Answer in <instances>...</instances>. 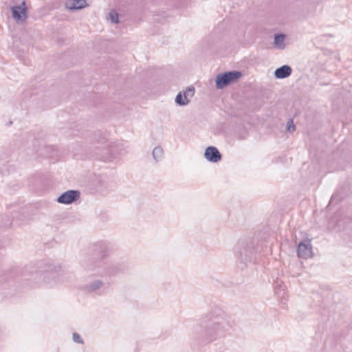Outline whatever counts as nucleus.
Instances as JSON below:
<instances>
[{
  "label": "nucleus",
  "instance_id": "6",
  "mask_svg": "<svg viewBox=\"0 0 352 352\" xmlns=\"http://www.w3.org/2000/svg\"><path fill=\"white\" fill-rule=\"evenodd\" d=\"M80 192L78 190H69L62 193L58 198L57 201L63 204H71L80 198Z\"/></svg>",
  "mask_w": 352,
  "mask_h": 352
},
{
  "label": "nucleus",
  "instance_id": "21",
  "mask_svg": "<svg viewBox=\"0 0 352 352\" xmlns=\"http://www.w3.org/2000/svg\"><path fill=\"white\" fill-rule=\"evenodd\" d=\"M12 121H10V122H8V125H10V124H12Z\"/></svg>",
  "mask_w": 352,
  "mask_h": 352
},
{
  "label": "nucleus",
  "instance_id": "19",
  "mask_svg": "<svg viewBox=\"0 0 352 352\" xmlns=\"http://www.w3.org/2000/svg\"><path fill=\"white\" fill-rule=\"evenodd\" d=\"M16 24L19 25V26H21V28L23 27V23H16Z\"/></svg>",
  "mask_w": 352,
  "mask_h": 352
},
{
  "label": "nucleus",
  "instance_id": "9",
  "mask_svg": "<svg viewBox=\"0 0 352 352\" xmlns=\"http://www.w3.org/2000/svg\"><path fill=\"white\" fill-rule=\"evenodd\" d=\"M204 157L208 161L216 163L221 160L222 155L215 146H210L206 148Z\"/></svg>",
  "mask_w": 352,
  "mask_h": 352
},
{
  "label": "nucleus",
  "instance_id": "4",
  "mask_svg": "<svg viewBox=\"0 0 352 352\" xmlns=\"http://www.w3.org/2000/svg\"><path fill=\"white\" fill-rule=\"evenodd\" d=\"M242 76L240 71H230L218 74L215 78L216 87L223 89L231 83L235 82Z\"/></svg>",
  "mask_w": 352,
  "mask_h": 352
},
{
  "label": "nucleus",
  "instance_id": "11",
  "mask_svg": "<svg viewBox=\"0 0 352 352\" xmlns=\"http://www.w3.org/2000/svg\"><path fill=\"white\" fill-rule=\"evenodd\" d=\"M292 72V69L290 66L284 65L275 70L274 76L278 79H283L289 77Z\"/></svg>",
  "mask_w": 352,
  "mask_h": 352
},
{
  "label": "nucleus",
  "instance_id": "3",
  "mask_svg": "<svg viewBox=\"0 0 352 352\" xmlns=\"http://www.w3.org/2000/svg\"><path fill=\"white\" fill-rule=\"evenodd\" d=\"M228 326L223 316L217 314L214 316L213 313L206 314L200 322V327L206 329L211 339L215 336L221 335Z\"/></svg>",
  "mask_w": 352,
  "mask_h": 352
},
{
  "label": "nucleus",
  "instance_id": "7",
  "mask_svg": "<svg viewBox=\"0 0 352 352\" xmlns=\"http://www.w3.org/2000/svg\"><path fill=\"white\" fill-rule=\"evenodd\" d=\"M195 87L193 86L188 87L186 91L179 92L175 97V103L179 106H186L190 102L188 98L189 95L192 97L195 94Z\"/></svg>",
  "mask_w": 352,
  "mask_h": 352
},
{
  "label": "nucleus",
  "instance_id": "15",
  "mask_svg": "<svg viewBox=\"0 0 352 352\" xmlns=\"http://www.w3.org/2000/svg\"><path fill=\"white\" fill-rule=\"evenodd\" d=\"M153 157L156 162L161 160L163 157L164 151L160 146H156L153 151Z\"/></svg>",
  "mask_w": 352,
  "mask_h": 352
},
{
  "label": "nucleus",
  "instance_id": "12",
  "mask_svg": "<svg viewBox=\"0 0 352 352\" xmlns=\"http://www.w3.org/2000/svg\"><path fill=\"white\" fill-rule=\"evenodd\" d=\"M286 38V34L283 33H278L274 35V46L276 49L283 50L286 45L285 41Z\"/></svg>",
  "mask_w": 352,
  "mask_h": 352
},
{
  "label": "nucleus",
  "instance_id": "2",
  "mask_svg": "<svg viewBox=\"0 0 352 352\" xmlns=\"http://www.w3.org/2000/svg\"><path fill=\"white\" fill-rule=\"evenodd\" d=\"M235 252L239 263L238 266L243 270L256 258V250L252 239L239 240L235 246Z\"/></svg>",
  "mask_w": 352,
  "mask_h": 352
},
{
  "label": "nucleus",
  "instance_id": "13",
  "mask_svg": "<svg viewBox=\"0 0 352 352\" xmlns=\"http://www.w3.org/2000/svg\"><path fill=\"white\" fill-rule=\"evenodd\" d=\"M104 285V283L100 280H94L89 284L85 286V290L87 292H94L98 290Z\"/></svg>",
  "mask_w": 352,
  "mask_h": 352
},
{
  "label": "nucleus",
  "instance_id": "8",
  "mask_svg": "<svg viewBox=\"0 0 352 352\" xmlns=\"http://www.w3.org/2000/svg\"><path fill=\"white\" fill-rule=\"evenodd\" d=\"M297 254L298 257L304 259H307L312 256V246L310 240L301 241L298 244Z\"/></svg>",
  "mask_w": 352,
  "mask_h": 352
},
{
  "label": "nucleus",
  "instance_id": "5",
  "mask_svg": "<svg viewBox=\"0 0 352 352\" xmlns=\"http://www.w3.org/2000/svg\"><path fill=\"white\" fill-rule=\"evenodd\" d=\"M10 10L12 16L16 22H24L28 19V7L25 1L21 5L12 6Z\"/></svg>",
  "mask_w": 352,
  "mask_h": 352
},
{
  "label": "nucleus",
  "instance_id": "10",
  "mask_svg": "<svg viewBox=\"0 0 352 352\" xmlns=\"http://www.w3.org/2000/svg\"><path fill=\"white\" fill-rule=\"evenodd\" d=\"M88 6L87 0H67L65 6L70 10H79Z\"/></svg>",
  "mask_w": 352,
  "mask_h": 352
},
{
  "label": "nucleus",
  "instance_id": "14",
  "mask_svg": "<svg viewBox=\"0 0 352 352\" xmlns=\"http://www.w3.org/2000/svg\"><path fill=\"white\" fill-rule=\"evenodd\" d=\"M107 21L110 22H120L119 20V13L115 10L111 9L106 16Z\"/></svg>",
  "mask_w": 352,
  "mask_h": 352
},
{
  "label": "nucleus",
  "instance_id": "18",
  "mask_svg": "<svg viewBox=\"0 0 352 352\" xmlns=\"http://www.w3.org/2000/svg\"><path fill=\"white\" fill-rule=\"evenodd\" d=\"M104 154H107L110 152H111V149L109 148V144H106L104 147Z\"/></svg>",
  "mask_w": 352,
  "mask_h": 352
},
{
  "label": "nucleus",
  "instance_id": "17",
  "mask_svg": "<svg viewBox=\"0 0 352 352\" xmlns=\"http://www.w3.org/2000/svg\"><path fill=\"white\" fill-rule=\"evenodd\" d=\"M73 340L76 343H83V340L81 338L80 336L76 332L73 333Z\"/></svg>",
  "mask_w": 352,
  "mask_h": 352
},
{
  "label": "nucleus",
  "instance_id": "1",
  "mask_svg": "<svg viewBox=\"0 0 352 352\" xmlns=\"http://www.w3.org/2000/svg\"><path fill=\"white\" fill-rule=\"evenodd\" d=\"M107 257V247L103 243H97L92 245L89 256L82 262L83 267L88 271H94L103 267L104 273L109 276H115L124 271L123 265H109L104 261Z\"/></svg>",
  "mask_w": 352,
  "mask_h": 352
},
{
  "label": "nucleus",
  "instance_id": "16",
  "mask_svg": "<svg viewBox=\"0 0 352 352\" xmlns=\"http://www.w3.org/2000/svg\"><path fill=\"white\" fill-rule=\"evenodd\" d=\"M287 128L289 132H294L296 130V126L294 124L292 119H289L287 123Z\"/></svg>",
  "mask_w": 352,
  "mask_h": 352
},
{
  "label": "nucleus",
  "instance_id": "20",
  "mask_svg": "<svg viewBox=\"0 0 352 352\" xmlns=\"http://www.w3.org/2000/svg\"><path fill=\"white\" fill-rule=\"evenodd\" d=\"M17 56H18L19 58H21V54H18Z\"/></svg>",
  "mask_w": 352,
  "mask_h": 352
}]
</instances>
